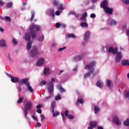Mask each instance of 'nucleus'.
Listing matches in <instances>:
<instances>
[{"label": "nucleus", "instance_id": "e433bc0d", "mask_svg": "<svg viewBox=\"0 0 129 129\" xmlns=\"http://www.w3.org/2000/svg\"><path fill=\"white\" fill-rule=\"evenodd\" d=\"M106 84H107V86L109 88L111 87V83L110 82V80H107L106 81Z\"/></svg>", "mask_w": 129, "mask_h": 129}, {"label": "nucleus", "instance_id": "bb28decb", "mask_svg": "<svg viewBox=\"0 0 129 129\" xmlns=\"http://www.w3.org/2000/svg\"><path fill=\"white\" fill-rule=\"evenodd\" d=\"M82 57L81 55H77L74 57L75 61H80L81 60Z\"/></svg>", "mask_w": 129, "mask_h": 129}, {"label": "nucleus", "instance_id": "9b49d317", "mask_svg": "<svg viewBox=\"0 0 129 129\" xmlns=\"http://www.w3.org/2000/svg\"><path fill=\"white\" fill-rule=\"evenodd\" d=\"M104 10L105 13L108 14L109 15H112L113 13V9L112 8H109L108 7H107Z\"/></svg>", "mask_w": 129, "mask_h": 129}, {"label": "nucleus", "instance_id": "de8ad7c7", "mask_svg": "<svg viewBox=\"0 0 129 129\" xmlns=\"http://www.w3.org/2000/svg\"><path fill=\"white\" fill-rule=\"evenodd\" d=\"M60 26H61V24L59 23H56L55 24V27L57 29H59V28H60Z\"/></svg>", "mask_w": 129, "mask_h": 129}, {"label": "nucleus", "instance_id": "c756f323", "mask_svg": "<svg viewBox=\"0 0 129 129\" xmlns=\"http://www.w3.org/2000/svg\"><path fill=\"white\" fill-rule=\"evenodd\" d=\"M51 82H49L48 84V87H50V84H51V83L52 84L53 90H54V84H53V82H55V79L51 78Z\"/></svg>", "mask_w": 129, "mask_h": 129}, {"label": "nucleus", "instance_id": "f257e3e1", "mask_svg": "<svg viewBox=\"0 0 129 129\" xmlns=\"http://www.w3.org/2000/svg\"><path fill=\"white\" fill-rule=\"evenodd\" d=\"M96 64V62H95V61H93L90 62L89 64L86 65L85 66V69L86 70L88 69V70H90V69L91 70L90 71H89L88 73L85 74L84 78H87V77H90V75H91V74H92V73L94 72L95 69L93 67H94V66Z\"/></svg>", "mask_w": 129, "mask_h": 129}, {"label": "nucleus", "instance_id": "423d86ee", "mask_svg": "<svg viewBox=\"0 0 129 129\" xmlns=\"http://www.w3.org/2000/svg\"><path fill=\"white\" fill-rule=\"evenodd\" d=\"M31 57H35L38 55V48L36 46H33L30 51Z\"/></svg>", "mask_w": 129, "mask_h": 129}, {"label": "nucleus", "instance_id": "ddd939ff", "mask_svg": "<svg viewBox=\"0 0 129 129\" xmlns=\"http://www.w3.org/2000/svg\"><path fill=\"white\" fill-rule=\"evenodd\" d=\"M90 36V32L89 31H87L85 32L84 35V40L86 42H87L89 40V36Z\"/></svg>", "mask_w": 129, "mask_h": 129}, {"label": "nucleus", "instance_id": "c03bdc74", "mask_svg": "<svg viewBox=\"0 0 129 129\" xmlns=\"http://www.w3.org/2000/svg\"><path fill=\"white\" fill-rule=\"evenodd\" d=\"M12 43L14 45H17L18 44V41H17V40H16V38H13V41H12Z\"/></svg>", "mask_w": 129, "mask_h": 129}, {"label": "nucleus", "instance_id": "f03ea898", "mask_svg": "<svg viewBox=\"0 0 129 129\" xmlns=\"http://www.w3.org/2000/svg\"><path fill=\"white\" fill-rule=\"evenodd\" d=\"M41 29V27L38 25L32 23L29 27L30 32L33 39L36 38V32H39Z\"/></svg>", "mask_w": 129, "mask_h": 129}, {"label": "nucleus", "instance_id": "3c124183", "mask_svg": "<svg viewBox=\"0 0 129 129\" xmlns=\"http://www.w3.org/2000/svg\"><path fill=\"white\" fill-rule=\"evenodd\" d=\"M58 9L59 10H64V7H63V5L60 4Z\"/></svg>", "mask_w": 129, "mask_h": 129}, {"label": "nucleus", "instance_id": "4c0bfd02", "mask_svg": "<svg viewBox=\"0 0 129 129\" xmlns=\"http://www.w3.org/2000/svg\"><path fill=\"white\" fill-rule=\"evenodd\" d=\"M24 100V97H20L18 100L17 101V103H22Z\"/></svg>", "mask_w": 129, "mask_h": 129}, {"label": "nucleus", "instance_id": "7ed1b4c3", "mask_svg": "<svg viewBox=\"0 0 129 129\" xmlns=\"http://www.w3.org/2000/svg\"><path fill=\"white\" fill-rule=\"evenodd\" d=\"M32 106H33V104L30 101H27L24 106V110H23L24 114L25 117L27 118L28 116V111L32 109Z\"/></svg>", "mask_w": 129, "mask_h": 129}, {"label": "nucleus", "instance_id": "052dcab7", "mask_svg": "<svg viewBox=\"0 0 129 129\" xmlns=\"http://www.w3.org/2000/svg\"><path fill=\"white\" fill-rule=\"evenodd\" d=\"M41 104H39L38 105L36 106V108L37 109H41Z\"/></svg>", "mask_w": 129, "mask_h": 129}, {"label": "nucleus", "instance_id": "4be33fe9", "mask_svg": "<svg viewBox=\"0 0 129 129\" xmlns=\"http://www.w3.org/2000/svg\"><path fill=\"white\" fill-rule=\"evenodd\" d=\"M66 38L69 39V38H73V39H75L76 38V36L73 33H70L66 35Z\"/></svg>", "mask_w": 129, "mask_h": 129}, {"label": "nucleus", "instance_id": "13d9d810", "mask_svg": "<svg viewBox=\"0 0 129 129\" xmlns=\"http://www.w3.org/2000/svg\"><path fill=\"white\" fill-rule=\"evenodd\" d=\"M37 112L38 113H42V110L41 109H37Z\"/></svg>", "mask_w": 129, "mask_h": 129}, {"label": "nucleus", "instance_id": "5701e85b", "mask_svg": "<svg viewBox=\"0 0 129 129\" xmlns=\"http://www.w3.org/2000/svg\"><path fill=\"white\" fill-rule=\"evenodd\" d=\"M32 48V41H29L27 45V51H30Z\"/></svg>", "mask_w": 129, "mask_h": 129}, {"label": "nucleus", "instance_id": "39448f33", "mask_svg": "<svg viewBox=\"0 0 129 129\" xmlns=\"http://www.w3.org/2000/svg\"><path fill=\"white\" fill-rule=\"evenodd\" d=\"M47 89L48 90L49 96H48L46 97H45V99L46 101H48V100L51 99L52 96H53L54 95V90H53V85L52 84V83H50V87H48Z\"/></svg>", "mask_w": 129, "mask_h": 129}, {"label": "nucleus", "instance_id": "49530a36", "mask_svg": "<svg viewBox=\"0 0 129 129\" xmlns=\"http://www.w3.org/2000/svg\"><path fill=\"white\" fill-rule=\"evenodd\" d=\"M66 46L63 47H60L59 48L58 51L59 52H61V51H63V50H65L66 49Z\"/></svg>", "mask_w": 129, "mask_h": 129}, {"label": "nucleus", "instance_id": "6e6d98bb", "mask_svg": "<svg viewBox=\"0 0 129 129\" xmlns=\"http://www.w3.org/2000/svg\"><path fill=\"white\" fill-rule=\"evenodd\" d=\"M37 126V127H40V126H41V123L40 122H37L35 125V127Z\"/></svg>", "mask_w": 129, "mask_h": 129}, {"label": "nucleus", "instance_id": "a18cd8bd", "mask_svg": "<svg viewBox=\"0 0 129 129\" xmlns=\"http://www.w3.org/2000/svg\"><path fill=\"white\" fill-rule=\"evenodd\" d=\"M60 99H61V96L60 95H57L55 98V100H59Z\"/></svg>", "mask_w": 129, "mask_h": 129}, {"label": "nucleus", "instance_id": "bf43d9fd", "mask_svg": "<svg viewBox=\"0 0 129 129\" xmlns=\"http://www.w3.org/2000/svg\"><path fill=\"white\" fill-rule=\"evenodd\" d=\"M32 117L34 120H37V116L33 115L32 116Z\"/></svg>", "mask_w": 129, "mask_h": 129}, {"label": "nucleus", "instance_id": "603ef678", "mask_svg": "<svg viewBox=\"0 0 129 129\" xmlns=\"http://www.w3.org/2000/svg\"><path fill=\"white\" fill-rule=\"evenodd\" d=\"M68 114H69V111H68V110H67L64 112V115L66 116H68Z\"/></svg>", "mask_w": 129, "mask_h": 129}, {"label": "nucleus", "instance_id": "2eb2a0df", "mask_svg": "<svg viewBox=\"0 0 129 129\" xmlns=\"http://www.w3.org/2000/svg\"><path fill=\"white\" fill-rule=\"evenodd\" d=\"M87 17V12H85L81 18L82 22H86V18Z\"/></svg>", "mask_w": 129, "mask_h": 129}, {"label": "nucleus", "instance_id": "0eeeda50", "mask_svg": "<svg viewBox=\"0 0 129 129\" xmlns=\"http://www.w3.org/2000/svg\"><path fill=\"white\" fill-rule=\"evenodd\" d=\"M108 53H112L113 55H115V54H117V52H118V48L117 47H115L114 48L113 47H110L108 50Z\"/></svg>", "mask_w": 129, "mask_h": 129}, {"label": "nucleus", "instance_id": "b1692460", "mask_svg": "<svg viewBox=\"0 0 129 129\" xmlns=\"http://www.w3.org/2000/svg\"><path fill=\"white\" fill-rule=\"evenodd\" d=\"M57 89H58V90H59L60 92H65L66 91L65 89L63 87H62V86L61 85H58L57 86Z\"/></svg>", "mask_w": 129, "mask_h": 129}, {"label": "nucleus", "instance_id": "473e14b6", "mask_svg": "<svg viewBox=\"0 0 129 129\" xmlns=\"http://www.w3.org/2000/svg\"><path fill=\"white\" fill-rule=\"evenodd\" d=\"M70 14L71 15H73L74 16H75L76 17V18H78V17H79V14L73 12V11H71L70 12Z\"/></svg>", "mask_w": 129, "mask_h": 129}, {"label": "nucleus", "instance_id": "f704fd0d", "mask_svg": "<svg viewBox=\"0 0 129 129\" xmlns=\"http://www.w3.org/2000/svg\"><path fill=\"white\" fill-rule=\"evenodd\" d=\"M46 84H47V82H46L45 80H43L40 82L39 85L40 86H43V85H46Z\"/></svg>", "mask_w": 129, "mask_h": 129}, {"label": "nucleus", "instance_id": "338daca9", "mask_svg": "<svg viewBox=\"0 0 129 129\" xmlns=\"http://www.w3.org/2000/svg\"><path fill=\"white\" fill-rule=\"evenodd\" d=\"M93 127H93V126L90 125V126H89V127H88V129H93Z\"/></svg>", "mask_w": 129, "mask_h": 129}, {"label": "nucleus", "instance_id": "4d7b16f0", "mask_svg": "<svg viewBox=\"0 0 129 129\" xmlns=\"http://www.w3.org/2000/svg\"><path fill=\"white\" fill-rule=\"evenodd\" d=\"M56 16H60V11H57L55 12Z\"/></svg>", "mask_w": 129, "mask_h": 129}, {"label": "nucleus", "instance_id": "f8f14e48", "mask_svg": "<svg viewBox=\"0 0 129 129\" xmlns=\"http://www.w3.org/2000/svg\"><path fill=\"white\" fill-rule=\"evenodd\" d=\"M102 5H101V8H102L104 10L108 8V4L107 3V1L104 0L103 2L101 3Z\"/></svg>", "mask_w": 129, "mask_h": 129}, {"label": "nucleus", "instance_id": "5fc2aeb1", "mask_svg": "<svg viewBox=\"0 0 129 129\" xmlns=\"http://www.w3.org/2000/svg\"><path fill=\"white\" fill-rule=\"evenodd\" d=\"M68 116L70 119H73V118H74V116H73V115H69Z\"/></svg>", "mask_w": 129, "mask_h": 129}, {"label": "nucleus", "instance_id": "aec40b11", "mask_svg": "<svg viewBox=\"0 0 129 129\" xmlns=\"http://www.w3.org/2000/svg\"><path fill=\"white\" fill-rule=\"evenodd\" d=\"M37 64L38 66H41V65H43L44 64V58H42L38 60Z\"/></svg>", "mask_w": 129, "mask_h": 129}, {"label": "nucleus", "instance_id": "20e7f679", "mask_svg": "<svg viewBox=\"0 0 129 129\" xmlns=\"http://www.w3.org/2000/svg\"><path fill=\"white\" fill-rule=\"evenodd\" d=\"M28 81H29L28 79H23L19 82V85H23V84H25L26 86H27L28 90L30 91L31 93H33V92H34V90H33V88L30 85V83H28Z\"/></svg>", "mask_w": 129, "mask_h": 129}, {"label": "nucleus", "instance_id": "a878e982", "mask_svg": "<svg viewBox=\"0 0 129 129\" xmlns=\"http://www.w3.org/2000/svg\"><path fill=\"white\" fill-rule=\"evenodd\" d=\"M51 112L53 113V117H56V116H58V115L60 114V112H59L58 111H56L55 112L54 110H53V111H51Z\"/></svg>", "mask_w": 129, "mask_h": 129}, {"label": "nucleus", "instance_id": "69168bd1", "mask_svg": "<svg viewBox=\"0 0 129 129\" xmlns=\"http://www.w3.org/2000/svg\"><path fill=\"white\" fill-rule=\"evenodd\" d=\"M73 71L74 72H76V71H77V67H75L74 69H73Z\"/></svg>", "mask_w": 129, "mask_h": 129}, {"label": "nucleus", "instance_id": "1a4fd4ad", "mask_svg": "<svg viewBox=\"0 0 129 129\" xmlns=\"http://www.w3.org/2000/svg\"><path fill=\"white\" fill-rule=\"evenodd\" d=\"M112 121L116 125H120L121 124V122L119 121L118 118L116 116H114L113 118Z\"/></svg>", "mask_w": 129, "mask_h": 129}, {"label": "nucleus", "instance_id": "cd10ccee", "mask_svg": "<svg viewBox=\"0 0 129 129\" xmlns=\"http://www.w3.org/2000/svg\"><path fill=\"white\" fill-rule=\"evenodd\" d=\"M81 26L83 28H87V27H88V24L86 22H82L81 23Z\"/></svg>", "mask_w": 129, "mask_h": 129}, {"label": "nucleus", "instance_id": "dca6fc26", "mask_svg": "<svg viewBox=\"0 0 129 129\" xmlns=\"http://www.w3.org/2000/svg\"><path fill=\"white\" fill-rule=\"evenodd\" d=\"M121 64L122 66H129V62L127 59H123L121 60Z\"/></svg>", "mask_w": 129, "mask_h": 129}, {"label": "nucleus", "instance_id": "9d476101", "mask_svg": "<svg viewBox=\"0 0 129 129\" xmlns=\"http://www.w3.org/2000/svg\"><path fill=\"white\" fill-rule=\"evenodd\" d=\"M24 39L25 41H27L28 42L31 41L30 40H31V33L30 32L26 33L24 35Z\"/></svg>", "mask_w": 129, "mask_h": 129}, {"label": "nucleus", "instance_id": "c85d7f7f", "mask_svg": "<svg viewBox=\"0 0 129 129\" xmlns=\"http://www.w3.org/2000/svg\"><path fill=\"white\" fill-rule=\"evenodd\" d=\"M84 103V100H83V99L78 98L77 102L76 103V104H78V103H81V104H82Z\"/></svg>", "mask_w": 129, "mask_h": 129}, {"label": "nucleus", "instance_id": "f3484780", "mask_svg": "<svg viewBox=\"0 0 129 129\" xmlns=\"http://www.w3.org/2000/svg\"><path fill=\"white\" fill-rule=\"evenodd\" d=\"M6 46H7L6 40H5V39L0 40V46H1L2 48H4V47H6Z\"/></svg>", "mask_w": 129, "mask_h": 129}, {"label": "nucleus", "instance_id": "e2e57ef3", "mask_svg": "<svg viewBox=\"0 0 129 129\" xmlns=\"http://www.w3.org/2000/svg\"><path fill=\"white\" fill-rule=\"evenodd\" d=\"M5 5V3L3 2L0 1V6H4Z\"/></svg>", "mask_w": 129, "mask_h": 129}, {"label": "nucleus", "instance_id": "393cba45", "mask_svg": "<svg viewBox=\"0 0 129 129\" xmlns=\"http://www.w3.org/2000/svg\"><path fill=\"white\" fill-rule=\"evenodd\" d=\"M49 12L51 14L53 19H55V11L54 9H49Z\"/></svg>", "mask_w": 129, "mask_h": 129}, {"label": "nucleus", "instance_id": "72a5a7b5", "mask_svg": "<svg viewBox=\"0 0 129 129\" xmlns=\"http://www.w3.org/2000/svg\"><path fill=\"white\" fill-rule=\"evenodd\" d=\"M34 18H35V12L32 11L31 12V18L30 19V22H32V21H33V20H34Z\"/></svg>", "mask_w": 129, "mask_h": 129}, {"label": "nucleus", "instance_id": "6ab92c4d", "mask_svg": "<svg viewBox=\"0 0 129 129\" xmlns=\"http://www.w3.org/2000/svg\"><path fill=\"white\" fill-rule=\"evenodd\" d=\"M11 81L13 82V83H16L19 82V79L15 77H12Z\"/></svg>", "mask_w": 129, "mask_h": 129}, {"label": "nucleus", "instance_id": "79ce46f5", "mask_svg": "<svg viewBox=\"0 0 129 129\" xmlns=\"http://www.w3.org/2000/svg\"><path fill=\"white\" fill-rule=\"evenodd\" d=\"M44 38H45V36L44 35H42V37H40L39 38H38V41L39 42H43V40H44Z\"/></svg>", "mask_w": 129, "mask_h": 129}, {"label": "nucleus", "instance_id": "680f3d73", "mask_svg": "<svg viewBox=\"0 0 129 129\" xmlns=\"http://www.w3.org/2000/svg\"><path fill=\"white\" fill-rule=\"evenodd\" d=\"M60 27H61V28H66V25H65V24H61L60 25Z\"/></svg>", "mask_w": 129, "mask_h": 129}, {"label": "nucleus", "instance_id": "09e8293b", "mask_svg": "<svg viewBox=\"0 0 129 129\" xmlns=\"http://www.w3.org/2000/svg\"><path fill=\"white\" fill-rule=\"evenodd\" d=\"M123 3L125 4V5H128L129 4V0H122Z\"/></svg>", "mask_w": 129, "mask_h": 129}, {"label": "nucleus", "instance_id": "8fccbe9b", "mask_svg": "<svg viewBox=\"0 0 129 129\" xmlns=\"http://www.w3.org/2000/svg\"><path fill=\"white\" fill-rule=\"evenodd\" d=\"M40 117H41V121H43V120H44V119H45V115L41 114L40 115Z\"/></svg>", "mask_w": 129, "mask_h": 129}, {"label": "nucleus", "instance_id": "c9c22d12", "mask_svg": "<svg viewBox=\"0 0 129 129\" xmlns=\"http://www.w3.org/2000/svg\"><path fill=\"white\" fill-rule=\"evenodd\" d=\"M53 5L54 7H58L59 6V2L57 0H53Z\"/></svg>", "mask_w": 129, "mask_h": 129}, {"label": "nucleus", "instance_id": "864d4df0", "mask_svg": "<svg viewBox=\"0 0 129 129\" xmlns=\"http://www.w3.org/2000/svg\"><path fill=\"white\" fill-rule=\"evenodd\" d=\"M95 17H96V15H95V14H91V15H90V17H91L92 19H94V18H95Z\"/></svg>", "mask_w": 129, "mask_h": 129}, {"label": "nucleus", "instance_id": "2f4dec72", "mask_svg": "<svg viewBox=\"0 0 129 129\" xmlns=\"http://www.w3.org/2000/svg\"><path fill=\"white\" fill-rule=\"evenodd\" d=\"M99 107L97 106H95V108H94V112L95 113H97V112H99Z\"/></svg>", "mask_w": 129, "mask_h": 129}, {"label": "nucleus", "instance_id": "a211bd4d", "mask_svg": "<svg viewBox=\"0 0 129 129\" xmlns=\"http://www.w3.org/2000/svg\"><path fill=\"white\" fill-rule=\"evenodd\" d=\"M90 125H91V126H93V127H96V125H97V121H90Z\"/></svg>", "mask_w": 129, "mask_h": 129}, {"label": "nucleus", "instance_id": "58836bf2", "mask_svg": "<svg viewBox=\"0 0 129 129\" xmlns=\"http://www.w3.org/2000/svg\"><path fill=\"white\" fill-rule=\"evenodd\" d=\"M124 125H126V126H129V119H127L124 122Z\"/></svg>", "mask_w": 129, "mask_h": 129}, {"label": "nucleus", "instance_id": "37998d69", "mask_svg": "<svg viewBox=\"0 0 129 129\" xmlns=\"http://www.w3.org/2000/svg\"><path fill=\"white\" fill-rule=\"evenodd\" d=\"M5 20H6V22H11V17H10L9 16L5 17Z\"/></svg>", "mask_w": 129, "mask_h": 129}, {"label": "nucleus", "instance_id": "412c9836", "mask_svg": "<svg viewBox=\"0 0 129 129\" xmlns=\"http://www.w3.org/2000/svg\"><path fill=\"white\" fill-rule=\"evenodd\" d=\"M96 86H97V87H99V88H101V87L103 86V83L100 81V80H98L96 83Z\"/></svg>", "mask_w": 129, "mask_h": 129}, {"label": "nucleus", "instance_id": "7c9ffc66", "mask_svg": "<svg viewBox=\"0 0 129 129\" xmlns=\"http://www.w3.org/2000/svg\"><path fill=\"white\" fill-rule=\"evenodd\" d=\"M116 24H117V22L115 20H112L109 23L110 26H114V25H116Z\"/></svg>", "mask_w": 129, "mask_h": 129}, {"label": "nucleus", "instance_id": "0e129e2a", "mask_svg": "<svg viewBox=\"0 0 129 129\" xmlns=\"http://www.w3.org/2000/svg\"><path fill=\"white\" fill-rule=\"evenodd\" d=\"M5 31V29H4L3 28L0 27V32H2V33H3V32H4Z\"/></svg>", "mask_w": 129, "mask_h": 129}, {"label": "nucleus", "instance_id": "ea45409f", "mask_svg": "<svg viewBox=\"0 0 129 129\" xmlns=\"http://www.w3.org/2000/svg\"><path fill=\"white\" fill-rule=\"evenodd\" d=\"M51 111H54V108H55V103L52 102L51 103Z\"/></svg>", "mask_w": 129, "mask_h": 129}, {"label": "nucleus", "instance_id": "774afa93", "mask_svg": "<svg viewBox=\"0 0 129 129\" xmlns=\"http://www.w3.org/2000/svg\"><path fill=\"white\" fill-rule=\"evenodd\" d=\"M98 129H103V127L102 126H99L98 127Z\"/></svg>", "mask_w": 129, "mask_h": 129}, {"label": "nucleus", "instance_id": "a19ab883", "mask_svg": "<svg viewBox=\"0 0 129 129\" xmlns=\"http://www.w3.org/2000/svg\"><path fill=\"white\" fill-rule=\"evenodd\" d=\"M12 7H13V3H10L9 4H8L7 6H6V8L7 9H10L11 8H12Z\"/></svg>", "mask_w": 129, "mask_h": 129}, {"label": "nucleus", "instance_id": "6e6552de", "mask_svg": "<svg viewBox=\"0 0 129 129\" xmlns=\"http://www.w3.org/2000/svg\"><path fill=\"white\" fill-rule=\"evenodd\" d=\"M121 59H122V54H121V52H117L115 58V63H118L120 62V61H121Z\"/></svg>", "mask_w": 129, "mask_h": 129}, {"label": "nucleus", "instance_id": "4468645a", "mask_svg": "<svg viewBox=\"0 0 129 129\" xmlns=\"http://www.w3.org/2000/svg\"><path fill=\"white\" fill-rule=\"evenodd\" d=\"M43 74L45 76H47V75H49V74H50V68H45L43 70Z\"/></svg>", "mask_w": 129, "mask_h": 129}]
</instances>
